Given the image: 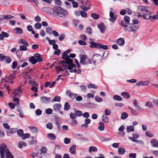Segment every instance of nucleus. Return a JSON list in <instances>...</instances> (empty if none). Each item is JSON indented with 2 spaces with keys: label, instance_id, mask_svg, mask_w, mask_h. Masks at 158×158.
<instances>
[{
  "label": "nucleus",
  "instance_id": "nucleus-12",
  "mask_svg": "<svg viewBox=\"0 0 158 158\" xmlns=\"http://www.w3.org/2000/svg\"><path fill=\"white\" fill-rule=\"evenodd\" d=\"M117 15H114L113 12L111 11L110 12V17L109 20L110 22L113 23L116 20Z\"/></svg>",
  "mask_w": 158,
  "mask_h": 158
},
{
  "label": "nucleus",
  "instance_id": "nucleus-40",
  "mask_svg": "<svg viewBox=\"0 0 158 158\" xmlns=\"http://www.w3.org/2000/svg\"><path fill=\"white\" fill-rule=\"evenodd\" d=\"M99 48H102L104 50H106L108 49V47L106 45H103L102 44H100Z\"/></svg>",
  "mask_w": 158,
  "mask_h": 158
},
{
  "label": "nucleus",
  "instance_id": "nucleus-7",
  "mask_svg": "<svg viewBox=\"0 0 158 158\" xmlns=\"http://www.w3.org/2000/svg\"><path fill=\"white\" fill-rule=\"evenodd\" d=\"M81 3L83 6H81L82 9L85 11H87L90 9V5L89 2L88 0H83L81 1Z\"/></svg>",
  "mask_w": 158,
  "mask_h": 158
},
{
  "label": "nucleus",
  "instance_id": "nucleus-1",
  "mask_svg": "<svg viewBox=\"0 0 158 158\" xmlns=\"http://www.w3.org/2000/svg\"><path fill=\"white\" fill-rule=\"evenodd\" d=\"M52 11L54 15L64 18H66L69 14L67 10L58 6H55Z\"/></svg>",
  "mask_w": 158,
  "mask_h": 158
},
{
  "label": "nucleus",
  "instance_id": "nucleus-63",
  "mask_svg": "<svg viewBox=\"0 0 158 158\" xmlns=\"http://www.w3.org/2000/svg\"><path fill=\"white\" fill-rule=\"evenodd\" d=\"M136 156L135 153H131L129 155V156L131 158H136Z\"/></svg>",
  "mask_w": 158,
  "mask_h": 158
},
{
  "label": "nucleus",
  "instance_id": "nucleus-15",
  "mask_svg": "<svg viewBox=\"0 0 158 158\" xmlns=\"http://www.w3.org/2000/svg\"><path fill=\"white\" fill-rule=\"evenodd\" d=\"M98 26L102 33H103L105 31V26L103 23H99L98 25Z\"/></svg>",
  "mask_w": 158,
  "mask_h": 158
},
{
  "label": "nucleus",
  "instance_id": "nucleus-48",
  "mask_svg": "<svg viewBox=\"0 0 158 158\" xmlns=\"http://www.w3.org/2000/svg\"><path fill=\"white\" fill-rule=\"evenodd\" d=\"M30 137V135L28 133H26L23 134L22 137V139H24L26 138H29Z\"/></svg>",
  "mask_w": 158,
  "mask_h": 158
},
{
  "label": "nucleus",
  "instance_id": "nucleus-18",
  "mask_svg": "<svg viewBox=\"0 0 158 158\" xmlns=\"http://www.w3.org/2000/svg\"><path fill=\"white\" fill-rule=\"evenodd\" d=\"M87 58V56L85 55H80V58L81 60L80 61V63L81 64H84V62L86 61V58Z\"/></svg>",
  "mask_w": 158,
  "mask_h": 158
},
{
  "label": "nucleus",
  "instance_id": "nucleus-46",
  "mask_svg": "<svg viewBox=\"0 0 158 158\" xmlns=\"http://www.w3.org/2000/svg\"><path fill=\"white\" fill-rule=\"evenodd\" d=\"M17 133L19 136L22 137L23 135V131L22 129H19L17 131Z\"/></svg>",
  "mask_w": 158,
  "mask_h": 158
},
{
  "label": "nucleus",
  "instance_id": "nucleus-55",
  "mask_svg": "<svg viewBox=\"0 0 158 158\" xmlns=\"http://www.w3.org/2000/svg\"><path fill=\"white\" fill-rule=\"evenodd\" d=\"M71 118L72 119H74L76 118V114L74 113H71L70 114Z\"/></svg>",
  "mask_w": 158,
  "mask_h": 158
},
{
  "label": "nucleus",
  "instance_id": "nucleus-47",
  "mask_svg": "<svg viewBox=\"0 0 158 158\" xmlns=\"http://www.w3.org/2000/svg\"><path fill=\"white\" fill-rule=\"evenodd\" d=\"M111 111L109 109H106L105 110V115H109L111 113Z\"/></svg>",
  "mask_w": 158,
  "mask_h": 158
},
{
  "label": "nucleus",
  "instance_id": "nucleus-35",
  "mask_svg": "<svg viewBox=\"0 0 158 158\" xmlns=\"http://www.w3.org/2000/svg\"><path fill=\"white\" fill-rule=\"evenodd\" d=\"M128 117V114L125 112H123L122 114V116H121V118L122 119H125Z\"/></svg>",
  "mask_w": 158,
  "mask_h": 158
},
{
  "label": "nucleus",
  "instance_id": "nucleus-17",
  "mask_svg": "<svg viewBox=\"0 0 158 158\" xmlns=\"http://www.w3.org/2000/svg\"><path fill=\"white\" fill-rule=\"evenodd\" d=\"M117 44L119 46H123L125 44V40L123 38H119L116 40Z\"/></svg>",
  "mask_w": 158,
  "mask_h": 158
},
{
  "label": "nucleus",
  "instance_id": "nucleus-59",
  "mask_svg": "<svg viewBox=\"0 0 158 158\" xmlns=\"http://www.w3.org/2000/svg\"><path fill=\"white\" fill-rule=\"evenodd\" d=\"M78 43L80 45H85L86 44V43L82 40H79Z\"/></svg>",
  "mask_w": 158,
  "mask_h": 158
},
{
  "label": "nucleus",
  "instance_id": "nucleus-16",
  "mask_svg": "<svg viewBox=\"0 0 158 158\" xmlns=\"http://www.w3.org/2000/svg\"><path fill=\"white\" fill-rule=\"evenodd\" d=\"M149 83V82L148 81H139L136 83V85L137 86H139L141 85H147Z\"/></svg>",
  "mask_w": 158,
  "mask_h": 158
},
{
  "label": "nucleus",
  "instance_id": "nucleus-19",
  "mask_svg": "<svg viewBox=\"0 0 158 158\" xmlns=\"http://www.w3.org/2000/svg\"><path fill=\"white\" fill-rule=\"evenodd\" d=\"M152 145L154 147L158 148V141L156 139H152L151 141Z\"/></svg>",
  "mask_w": 158,
  "mask_h": 158
},
{
  "label": "nucleus",
  "instance_id": "nucleus-37",
  "mask_svg": "<svg viewBox=\"0 0 158 158\" xmlns=\"http://www.w3.org/2000/svg\"><path fill=\"white\" fill-rule=\"evenodd\" d=\"M113 99L115 100L121 101L122 100V98L120 96L118 95H115L113 97Z\"/></svg>",
  "mask_w": 158,
  "mask_h": 158
},
{
  "label": "nucleus",
  "instance_id": "nucleus-52",
  "mask_svg": "<svg viewBox=\"0 0 158 158\" xmlns=\"http://www.w3.org/2000/svg\"><path fill=\"white\" fill-rule=\"evenodd\" d=\"M146 135L150 137H152L153 136L152 134L149 131H147L145 133Z\"/></svg>",
  "mask_w": 158,
  "mask_h": 158
},
{
  "label": "nucleus",
  "instance_id": "nucleus-44",
  "mask_svg": "<svg viewBox=\"0 0 158 158\" xmlns=\"http://www.w3.org/2000/svg\"><path fill=\"white\" fill-rule=\"evenodd\" d=\"M27 47L25 45H20L19 47V49L22 51H26L27 50Z\"/></svg>",
  "mask_w": 158,
  "mask_h": 158
},
{
  "label": "nucleus",
  "instance_id": "nucleus-32",
  "mask_svg": "<svg viewBox=\"0 0 158 158\" xmlns=\"http://www.w3.org/2000/svg\"><path fill=\"white\" fill-rule=\"evenodd\" d=\"M97 150V148L94 146H91L89 148V151L90 153L92 152H96Z\"/></svg>",
  "mask_w": 158,
  "mask_h": 158
},
{
  "label": "nucleus",
  "instance_id": "nucleus-36",
  "mask_svg": "<svg viewBox=\"0 0 158 158\" xmlns=\"http://www.w3.org/2000/svg\"><path fill=\"white\" fill-rule=\"evenodd\" d=\"M70 107V106L69 103L68 102H66L64 105V110L66 111H67L69 109Z\"/></svg>",
  "mask_w": 158,
  "mask_h": 158
},
{
  "label": "nucleus",
  "instance_id": "nucleus-6",
  "mask_svg": "<svg viewBox=\"0 0 158 158\" xmlns=\"http://www.w3.org/2000/svg\"><path fill=\"white\" fill-rule=\"evenodd\" d=\"M71 49H69L65 51L62 54V58L65 60L66 64H70L73 62L72 60L70 59L67 54H69L71 51Z\"/></svg>",
  "mask_w": 158,
  "mask_h": 158
},
{
  "label": "nucleus",
  "instance_id": "nucleus-22",
  "mask_svg": "<svg viewBox=\"0 0 158 158\" xmlns=\"http://www.w3.org/2000/svg\"><path fill=\"white\" fill-rule=\"evenodd\" d=\"M102 119L104 123H107L109 121L108 118L107 116L105 114H103L102 117Z\"/></svg>",
  "mask_w": 158,
  "mask_h": 158
},
{
  "label": "nucleus",
  "instance_id": "nucleus-11",
  "mask_svg": "<svg viewBox=\"0 0 158 158\" xmlns=\"http://www.w3.org/2000/svg\"><path fill=\"white\" fill-rule=\"evenodd\" d=\"M151 11L152 10L150 11V13H148V14H143V15H141L140 14L138 16L139 17H143V19H145L147 20L150 19L152 18V16L151 15V14H152V12Z\"/></svg>",
  "mask_w": 158,
  "mask_h": 158
},
{
  "label": "nucleus",
  "instance_id": "nucleus-2",
  "mask_svg": "<svg viewBox=\"0 0 158 158\" xmlns=\"http://www.w3.org/2000/svg\"><path fill=\"white\" fill-rule=\"evenodd\" d=\"M0 153L1 156L3 158L6 154V158H13V155L7 149L6 146L5 144H2L0 146Z\"/></svg>",
  "mask_w": 158,
  "mask_h": 158
},
{
  "label": "nucleus",
  "instance_id": "nucleus-34",
  "mask_svg": "<svg viewBox=\"0 0 158 158\" xmlns=\"http://www.w3.org/2000/svg\"><path fill=\"white\" fill-rule=\"evenodd\" d=\"M60 97L58 96H56L52 100V102H60Z\"/></svg>",
  "mask_w": 158,
  "mask_h": 158
},
{
  "label": "nucleus",
  "instance_id": "nucleus-20",
  "mask_svg": "<svg viewBox=\"0 0 158 158\" xmlns=\"http://www.w3.org/2000/svg\"><path fill=\"white\" fill-rule=\"evenodd\" d=\"M76 146L74 144L69 149V152L73 154H75L76 153Z\"/></svg>",
  "mask_w": 158,
  "mask_h": 158
},
{
  "label": "nucleus",
  "instance_id": "nucleus-29",
  "mask_svg": "<svg viewBox=\"0 0 158 158\" xmlns=\"http://www.w3.org/2000/svg\"><path fill=\"white\" fill-rule=\"evenodd\" d=\"M47 137L49 139L54 140L56 139V135L52 133H49L47 135Z\"/></svg>",
  "mask_w": 158,
  "mask_h": 158
},
{
  "label": "nucleus",
  "instance_id": "nucleus-51",
  "mask_svg": "<svg viewBox=\"0 0 158 158\" xmlns=\"http://www.w3.org/2000/svg\"><path fill=\"white\" fill-rule=\"evenodd\" d=\"M40 150L41 153L45 154L46 152L47 149L46 147H43L41 148Z\"/></svg>",
  "mask_w": 158,
  "mask_h": 158
},
{
  "label": "nucleus",
  "instance_id": "nucleus-60",
  "mask_svg": "<svg viewBox=\"0 0 158 158\" xmlns=\"http://www.w3.org/2000/svg\"><path fill=\"white\" fill-rule=\"evenodd\" d=\"M1 34L3 35L4 37L7 38L9 36V35L8 33L4 31H2Z\"/></svg>",
  "mask_w": 158,
  "mask_h": 158
},
{
  "label": "nucleus",
  "instance_id": "nucleus-24",
  "mask_svg": "<svg viewBox=\"0 0 158 158\" xmlns=\"http://www.w3.org/2000/svg\"><path fill=\"white\" fill-rule=\"evenodd\" d=\"M99 126L98 127V129L101 131H103L104 130V125L102 122H100L99 123Z\"/></svg>",
  "mask_w": 158,
  "mask_h": 158
},
{
  "label": "nucleus",
  "instance_id": "nucleus-39",
  "mask_svg": "<svg viewBox=\"0 0 158 158\" xmlns=\"http://www.w3.org/2000/svg\"><path fill=\"white\" fill-rule=\"evenodd\" d=\"M23 143V146H26L27 145V143L23 141H20L19 142V144H18V146L19 148H23V146L22 145Z\"/></svg>",
  "mask_w": 158,
  "mask_h": 158
},
{
  "label": "nucleus",
  "instance_id": "nucleus-33",
  "mask_svg": "<svg viewBox=\"0 0 158 158\" xmlns=\"http://www.w3.org/2000/svg\"><path fill=\"white\" fill-rule=\"evenodd\" d=\"M128 108L129 110H131V112L132 114L135 115H138L137 112L135 109L132 108L130 106H128Z\"/></svg>",
  "mask_w": 158,
  "mask_h": 158
},
{
  "label": "nucleus",
  "instance_id": "nucleus-25",
  "mask_svg": "<svg viewBox=\"0 0 158 158\" xmlns=\"http://www.w3.org/2000/svg\"><path fill=\"white\" fill-rule=\"evenodd\" d=\"M121 95L124 98L127 99L129 98L130 97L129 93L125 92H122L121 94Z\"/></svg>",
  "mask_w": 158,
  "mask_h": 158
},
{
  "label": "nucleus",
  "instance_id": "nucleus-5",
  "mask_svg": "<svg viewBox=\"0 0 158 158\" xmlns=\"http://www.w3.org/2000/svg\"><path fill=\"white\" fill-rule=\"evenodd\" d=\"M137 9V11L142 14H144L146 13H150V11L152 10L151 7L145 6L141 5L138 6Z\"/></svg>",
  "mask_w": 158,
  "mask_h": 158
},
{
  "label": "nucleus",
  "instance_id": "nucleus-28",
  "mask_svg": "<svg viewBox=\"0 0 158 158\" xmlns=\"http://www.w3.org/2000/svg\"><path fill=\"white\" fill-rule=\"evenodd\" d=\"M29 60L32 64H35L37 62V59L35 58L34 56L31 57Z\"/></svg>",
  "mask_w": 158,
  "mask_h": 158
},
{
  "label": "nucleus",
  "instance_id": "nucleus-56",
  "mask_svg": "<svg viewBox=\"0 0 158 158\" xmlns=\"http://www.w3.org/2000/svg\"><path fill=\"white\" fill-rule=\"evenodd\" d=\"M29 83L30 84L33 85L35 86H38V85L36 82L35 81H29Z\"/></svg>",
  "mask_w": 158,
  "mask_h": 158
},
{
  "label": "nucleus",
  "instance_id": "nucleus-3",
  "mask_svg": "<svg viewBox=\"0 0 158 158\" xmlns=\"http://www.w3.org/2000/svg\"><path fill=\"white\" fill-rule=\"evenodd\" d=\"M65 61L63 60L61 61L60 63L62 64L63 66L66 69H69L70 70V72L71 73H81V70L80 69H78L77 70L75 68L76 67L75 64H73V62L70 64H68L67 65L66 64H65Z\"/></svg>",
  "mask_w": 158,
  "mask_h": 158
},
{
  "label": "nucleus",
  "instance_id": "nucleus-14",
  "mask_svg": "<svg viewBox=\"0 0 158 158\" xmlns=\"http://www.w3.org/2000/svg\"><path fill=\"white\" fill-rule=\"evenodd\" d=\"M66 94L71 99H74L76 97L77 94L72 93L71 91L69 90H68L66 92Z\"/></svg>",
  "mask_w": 158,
  "mask_h": 158
},
{
  "label": "nucleus",
  "instance_id": "nucleus-50",
  "mask_svg": "<svg viewBox=\"0 0 158 158\" xmlns=\"http://www.w3.org/2000/svg\"><path fill=\"white\" fill-rule=\"evenodd\" d=\"M80 14L82 17L84 18H85L87 16V13L83 11H81Z\"/></svg>",
  "mask_w": 158,
  "mask_h": 158
},
{
  "label": "nucleus",
  "instance_id": "nucleus-41",
  "mask_svg": "<svg viewBox=\"0 0 158 158\" xmlns=\"http://www.w3.org/2000/svg\"><path fill=\"white\" fill-rule=\"evenodd\" d=\"M88 87L89 88L97 89L98 88V86L95 85L94 84H90L88 85Z\"/></svg>",
  "mask_w": 158,
  "mask_h": 158
},
{
  "label": "nucleus",
  "instance_id": "nucleus-58",
  "mask_svg": "<svg viewBox=\"0 0 158 158\" xmlns=\"http://www.w3.org/2000/svg\"><path fill=\"white\" fill-rule=\"evenodd\" d=\"M70 142V139L69 138H65L64 139V142L66 144H69Z\"/></svg>",
  "mask_w": 158,
  "mask_h": 158
},
{
  "label": "nucleus",
  "instance_id": "nucleus-57",
  "mask_svg": "<svg viewBox=\"0 0 158 158\" xmlns=\"http://www.w3.org/2000/svg\"><path fill=\"white\" fill-rule=\"evenodd\" d=\"M47 127L49 129H52L53 128L52 124L51 123H48L46 125Z\"/></svg>",
  "mask_w": 158,
  "mask_h": 158
},
{
  "label": "nucleus",
  "instance_id": "nucleus-62",
  "mask_svg": "<svg viewBox=\"0 0 158 158\" xmlns=\"http://www.w3.org/2000/svg\"><path fill=\"white\" fill-rule=\"evenodd\" d=\"M4 18L5 19H8L11 18H13L14 16H13L10 15H5L4 16Z\"/></svg>",
  "mask_w": 158,
  "mask_h": 158
},
{
  "label": "nucleus",
  "instance_id": "nucleus-49",
  "mask_svg": "<svg viewBox=\"0 0 158 158\" xmlns=\"http://www.w3.org/2000/svg\"><path fill=\"white\" fill-rule=\"evenodd\" d=\"M23 53V52L20 49L18 50L16 52V55L18 57H20Z\"/></svg>",
  "mask_w": 158,
  "mask_h": 158
},
{
  "label": "nucleus",
  "instance_id": "nucleus-43",
  "mask_svg": "<svg viewBox=\"0 0 158 158\" xmlns=\"http://www.w3.org/2000/svg\"><path fill=\"white\" fill-rule=\"evenodd\" d=\"M91 16L92 18L95 19H98L99 17V15H98L94 13L91 14Z\"/></svg>",
  "mask_w": 158,
  "mask_h": 158
},
{
  "label": "nucleus",
  "instance_id": "nucleus-10",
  "mask_svg": "<svg viewBox=\"0 0 158 158\" xmlns=\"http://www.w3.org/2000/svg\"><path fill=\"white\" fill-rule=\"evenodd\" d=\"M102 58L101 56L100 55L98 54H96L93 56L92 59L93 63L96 62L99 60H100Z\"/></svg>",
  "mask_w": 158,
  "mask_h": 158
},
{
  "label": "nucleus",
  "instance_id": "nucleus-45",
  "mask_svg": "<svg viewBox=\"0 0 158 158\" xmlns=\"http://www.w3.org/2000/svg\"><path fill=\"white\" fill-rule=\"evenodd\" d=\"M41 24L40 23H37L35 25L34 27L36 29H39L41 28Z\"/></svg>",
  "mask_w": 158,
  "mask_h": 158
},
{
  "label": "nucleus",
  "instance_id": "nucleus-38",
  "mask_svg": "<svg viewBox=\"0 0 158 158\" xmlns=\"http://www.w3.org/2000/svg\"><path fill=\"white\" fill-rule=\"evenodd\" d=\"M92 59H90L88 58L87 57L86 61L84 62V64H86L89 63V64H92L93 63V62L92 61Z\"/></svg>",
  "mask_w": 158,
  "mask_h": 158
},
{
  "label": "nucleus",
  "instance_id": "nucleus-26",
  "mask_svg": "<svg viewBox=\"0 0 158 158\" xmlns=\"http://www.w3.org/2000/svg\"><path fill=\"white\" fill-rule=\"evenodd\" d=\"M125 149L123 148H119L118 149V152L119 155L124 154L125 152Z\"/></svg>",
  "mask_w": 158,
  "mask_h": 158
},
{
  "label": "nucleus",
  "instance_id": "nucleus-64",
  "mask_svg": "<svg viewBox=\"0 0 158 158\" xmlns=\"http://www.w3.org/2000/svg\"><path fill=\"white\" fill-rule=\"evenodd\" d=\"M60 53V51L59 49H57L55 51L54 54L55 55H59Z\"/></svg>",
  "mask_w": 158,
  "mask_h": 158
},
{
  "label": "nucleus",
  "instance_id": "nucleus-54",
  "mask_svg": "<svg viewBox=\"0 0 158 158\" xmlns=\"http://www.w3.org/2000/svg\"><path fill=\"white\" fill-rule=\"evenodd\" d=\"M15 30L17 31V32L19 34H21L23 32L21 28H16L15 29Z\"/></svg>",
  "mask_w": 158,
  "mask_h": 158
},
{
  "label": "nucleus",
  "instance_id": "nucleus-31",
  "mask_svg": "<svg viewBox=\"0 0 158 158\" xmlns=\"http://www.w3.org/2000/svg\"><path fill=\"white\" fill-rule=\"evenodd\" d=\"M127 132H128L134 131V127L133 126H130L127 127Z\"/></svg>",
  "mask_w": 158,
  "mask_h": 158
},
{
  "label": "nucleus",
  "instance_id": "nucleus-9",
  "mask_svg": "<svg viewBox=\"0 0 158 158\" xmlns=\"http://www.w3.org/2000/svg\"><path fill=\"white\" fill-rule=\"evenodd\" d=\"M94 40L91 39H89V42L90 44V48H99V46L100 44L99 43H96L93 41Z\"/></svg>",
  "mask_w": 158,
  "mask_h": 158
},
{
  "label": "nucleus",
  "instance_id": "nucleus-53",
  "mask_svg": "<svg viewBox=\"0 0 158 158\" xmlns=\"http://www.w3.org/2000/svg\"><path fill=\"white\" fill-rule=\"evenodd\" d=\"M96 101L98 102H100L102 100V99L98 96H96L95 98Z\"/></svg>",
  "mask_w": 158,
  "mask_h": 158
},
{
  "label": "nucleus",
  "instance_id": "nucleus-61",
  "mask_svg": "<svg viewBox=\"0 0 158 158\" xmlns=\"http://www.w3.org/2000/svg\"><path fill=\"white\" fill-rule=\"evenodd\" d=\"M75 113L76 115L78 117L81 116L82 114V112L80 110L76 111Z\"/></svg>",
  "mask_w": 158,
  "mask_h": 158
},
{
  "label": "nucleus",
  "instance_id": "nucleus-4",
  "mask_svg": "<svg viewBox=\"0 0 158 158\" xmlns=\"http://www.w3.org/2000/svg\"><path fill=\"white\" fill-rule=\"evenodd\" d=\"M123 28V30L126 32H129L135 33L138 30L139 28V25L138 24H132L131 23L127 25L126 26Z\"/></svg>",
  "mask_w": 158,
  "mask_h": 158
},
{
  "label": "nucleus",
  "instance_id": "nucleus-13",
  "mask_svg": "<svg viewBox=\"0 0 158 158\" xmlns=\"http://www.w3.org/2000/svg\"><path fill=\"white\" fill-rule=\"evenodd\" d=\"M51 99L50 98L47 97H42L40 98V101L41 102L44 103H47L49 102L50 101Z\"/></svg>",
  "mask_w": 158,
  "mask_h": 158
},
{
  "label": "nucleus",
  "instance_id": "nucleus-30",
  "mask_svg": "<svg viewBox=\"0 0 158 158\" xmlns=\"http://www.w3.org/2000/svg\"><path fill=\"white\" fill-rule=\"evenodd\" d=\"M29 129L33 133H36L38 132V130L36 128L34 127H29Z\"/></svg>",
  "mask_w": 158,
  "mask_h": 158
},
{
  "label": "nucleus",
  "instance_id": "nucleus-21",
  "mask_svg": "<svg viewBox=\"0 0 158 158\" xmlns=\"http://www.w3.org/2000/svg\"><path fill=\"white\" fill-rule=\"evenodd\" d=\"M21 86L19 87L18 89H15L13 91V94L16 96L18 95L19 93H22V90L21 89Z\"/></svg>",
  "mask_w": 158,
  "mask_h": 158
},
{
  "label": "nucleus",
  "instance_id": "nucleus-23",
  "mask_svg": "<svg viewBox=\"0 0 158 158\" xmlns=\"http://www.w3.org/2000/svg\"><path fill=\"white\" fill-rule=\"evenodd\" d=\"M19 43H20V44H23L24 45H25L27 46H29L28 43L26 40L24 39H20L19 41Z\"/></svg>",
  "mask_w": 158,
  "mask_h": 158
},
{
  "label": "nucleus",
  "instance_id": "nucleus-27",
  "mask_svg": "<svg viewBox=\"0 0 158 158\" xmlns=\"http://www.w3.org/2000/svg\"><path fill=\"white\" fill-rule=\"evenodd\" d=\"M61 108V105L60 104H55L53 107V109L54 110L57 111L59 110Z\"/></svg>",
  "mask_w": 158,
  "mask_h": 158
},
{
  "label": "nucleus",
  "instance_id": "nucleus-42",
  "mask_svg": "<svg viewBox=\"0 0 158 158\" xmlns=\"http://www.w3.org/2000/svg\"><path fill=\"white\" fill-rule=\"evenodd\" d=\"M146 106L149 107L150 108H153V105L152 103L150 102H147L145 104Z\"/></svg>",
  "mask_w": 158,
  "mask_h": 158
},
{
  "label": "nucleus",
  "instance_id": "nucleus-8",
  "mask_svg": "<svg viewBox=\"0 0 158 158\" xmlns=\"http://www.w3.org/2000/svg\"><path fill=\"white\" fill-rule=\"evenodd\" d=\"M124 20L121 22V25L123 27H127V26L130 24V17L127 15H125L124 18Z\"/></svg>",
  "mask_w": 158,
  "mask_h": 158
}]
</instances>
